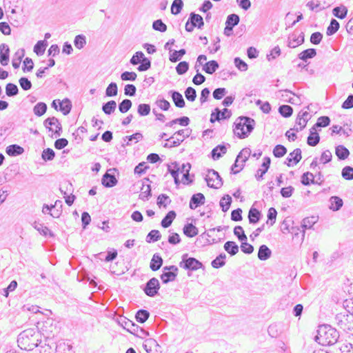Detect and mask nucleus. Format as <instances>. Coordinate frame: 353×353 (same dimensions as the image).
Returning a JSON list of instances; mask_svg holds the SVG:
<instances>
[{"label":"nucleus","mask_w":353,"mask_h":353,"mask_svg":"<svg viewBox=\"0 0 353 353\" xmlns=\"http://www.w3.org/2000/svg\"><path fill=\"white\" fill-rule=\"evenodd\" d=\"M339 339V332L330 325H321L319 326L315 341L322 345H332Z\"/></svg>","instance_id":"1"},{"label":"nucleus","mask_w":353,"mask_h":353,"mask_svg":"<svg viewBox=\"0 0 353 353\" xmlns=\"http://www.w3.org/2000/svg\"><path fill=\"white\" fill-rule=\"evenodd\" d=\"M255 121L250 117H240L234 122V133L239 139H245L254 130Z\"/></svg>","instance_id":"2"},{"label":"nucleus","mask_w":353,"mask_h":353,"mask_svg":"<svg viewBox=\"0 0 353 353\" xmlns=\"http://www.w3.org/2000/svg\"><path fill=\"white\" fill-rule=\"evenodd\" d=\"M334 321L339 327L345 332H353V312L337 314Z\"/></svg>","instance_id":"3"},{"label":"nucleus","mask_w":353,"mask_h":353,"mask_svg":"<svg viewBox=\"0 0 353 353\" xmlns=\"http://www.w3.org/2000/svg\"><path fill=\"white\" fill-rule=\"evenodd\" d=\"M180 268L190 271H196L200 268H204L203 263L194 257H189L188 254L182 255Z\"/></svg>","instance_id":"4"},{"label":"nucleus","mask_w":353,"mask_h":353,"mask_svg":"<svg viewBox=\"0 0 353 353\" xmlns=\"http://www.w3.org/2000/svg\"><path fill=\"white\" fill-rule=\"evenodd\" d=\"M205 181L210 188L218 189L223 185V181L219 173L214 170H209Z\"/></svg>","instance_id":"5"},{"label":"nucleus","mask_w":353,"mask_h":353,"mask_svg":"<svg viewBox=\"0 0 353 353\" xmlns=\"http://www.w3.org/2000/svg\"><path fill=\"white\" fill-rule=\"evenodd\" d=\"M43 125L49 131L54 132L56 138L61 136L62 132L61 124L56 117H53L46 119L43 122Z\"/></svg>","instance_id":"6"},{"label":"nucleus","mask_w":353,"mask_h":353,"mask_svg":"<svg viewBox=\"0 0 353 353\" xmlns=\"http://www.w3.org/2000/svg\"><path fill=\"white\" fill-rule=\"evenodd\" d=\"M159 288L160 284L159 280L154 277L146 283L143 291L148 296L153 297L157 294Z\"/></svg>","instance_id":"7"},{"label":"nucleus","mask_w":353,"mask_h":353,"mask_svg":"<svg viewBox=\"0 0 353 353\" xmlns=\"http://www.w3.org/2000/svg\"><path fill=\"white\" fill-rule=\"evenodd\" d=\"M35 334L36 332L34 329H28L21 332L17 340L19 345H26L28 341H32Z\"/></svg>","instance_id":"8"},{"label":"nucleus","mask_w":353,"mask_h":353,"mask_svg":"<svg viewBox=\"0 0 353 353\" xmlns=\"http://www.w3.org/2000/svg\"><path fill=\"white\" fill-rule=\"evenodd\" d=\"M301 150L300 148H296L289 154L288 157L285 159V163L288 167H291L297 164L301 161Z\"/></svg>","instance_id":"9"},{"label":"nucleus","mask_w":353,"mask_h":353,"mask_svg":"<svg viewBox=\"0 0 353 353\" xmlns=\"http://www.w3.org/2000/svg\"><path fill=\"white\" fill-rule=\"evenodd\" d=\"M304 42V34L301 32L299 34L293 33L288 37V46L291 48H294Z\"/></svg>","instance_id":"10"},{"label":"nucleus","mask_w":353,"mask_h":353,"mask_svg":"<svg viewBox=\"0 0 353 353\" xmlns=\"http://www.w3.org/2000/svg\"><path fill=\"white\" fill-rule=\"evenodd\" d=\"M271 163V159L268 157H265L263 159L261 166L256 171V179L257 181L263 179V175L268 172Z\"/></svg>","instance_id":"11"},{"label":"nucleus","mask_w":353,"mask_h":353,"mask_svg":"<svg viewBox=\"0 0 353 353\" xmlns=\"http://www.w3.org/2000/svg\"><path fill=\"white\" fill-rule=\"evenodd\" d=\"M205 196L202 193H197L193 194L190 199V208L192 210H194L199 205L204 204Z\"/></svg>","instance_id":"12"},{"label":"nucleus","mask_w":353,"mask_h":353,"mask_svg":"<svg viewBox=\"0 0 353 353\" xmlns=\"http://www.w3.org/2000/svg\"><path fill=\"white\" fill-rule=\"evenodd\" d=\"M108 170L102 177V184L106 188H112L117 185V179L114 174L109 173Z\"/></svg>","instance_id":"13"},{"label":"nucleus","mask_w":353,"mask_h":353,"mask_svg":"<svg viewBox=\"0 0 353 353\" xmlns=\"http://www.w3.org/2000/svg\"><path fill=\"white\" fill-rule=\"evenodd\" d=\"M174 105L178 108H183L185 105L182 94L178 91L170 90L169 92Z\"/></svg>","instance_id":"14"},{"label":"nucleus","mask_w":353,"mask_h":353,"mask_svg":"<svg viewBox=\"0 0 353 353\" xmlns=\"http://www.w3.org/2000/svg\"><path fill=\"white\" fill-rule=\"evenodd\" d=\"M9 52L10 49L9 47L5 44L2 43L0 46V63L2 65H6L8 63L9 61Z\"/></svg>","instance_id":"15"},{"label":"nucleus","mask_w":353,"mask_h":353,"mask_svg":"<svg viewBox=\"0 0 353 353\" xmlns=\"http://www.w3.org/2000/svg\"><path fill=\"white\" fill-rule=\"evenodd\" d=\"M192 130L190 128H185L179 130L175 132L172 137L170 138L165 139L166 141H170L172 139H174L175 137L179 138V139L182 140V142L191 134Z\"/></svg>","instance_id":"16"},{"label":"nucleus","mask_w":353,"mask_h":353,"mask_svg":"<svg viewBox=\"0 0 353 353\" xmlns=\"http://www.w3.org/2000/svg\"><path fill=\"white\" fill-rule=\"evenodd\" d=\"M329 208L334 212L339 210L343 205L342 199L337 196H331L329 199Z\"/></svg>","instance_id":"17"},{"label":"nucleus","mask_w":353,"mask_h":353,"mask_svg":"<svg viewBox=\"0 0 353 353\" xmlns=\"http://www.w3.org/2000/svg\"><path fill=\"white\" fill-rule=\"evenodd\" d=\"M320 141V137L316 132V129L312 127L310 130V135L307 139V143L310 146H316Z\"/></svg>","instance_id":"18"},{"label":"nucleus","mask_w":353,"mask_h":353,"mask_svg":"<svg viewBox=\"0 0 353 353\" xmlns=\"http://www.w3.org/2000/svg\"><path fill=\"white\" fill-rule=\"evenodd\" d=\"M335 154L339 160L343 161L348 158L350 155V151L344 145H339L335 148Z\"/></svg>","instance_id":"19"},{"label":"nucleus","mask_w":353,"mask_h":353,"mask_svg":"<svg viewBox=\"0 0 353 353\" xmlns=\"http://www.w3.org/2000/svg\"><path fill=\"white\" fill-rule=\"evenodd\" d=\"M119 324L122 326L125 330L128 332L133 334L135 327H137V324L133 323L132 321L127 319L125 318H121L118 321Z\"/></svg>","instance_id":"20"},{"label":"nucleus","mask_w":353,"mask_h":353,"mask_svg":"<svg viewBox=\"0 0 353 353\" xmlns=\"http://www.w3.org/2000/svg\"><path fill=\"white\" fill-rule=\"evenodd\" d=\"M163 265V259L159 254H154L151 259L150 268L152 271L160 269Z\"/></svg>","instance_id":"21"},{"label":"nucleus","mask_w":353,"mask_h":353,"mask_svg":"<svg viewBox=\"0 0 353 353\" xmlns=\"http://www.w3.org/2000/svg\"><path fill=\"white\" fill-rule=\"evenodd\" d=\"M6 152L9 156L15 157L21 154L24 152V150L20 145L13 144L8 146Z\"/></svg>","instance_id":"22"},{"label":"nucleus","mask_w":353,"mask_h":353,"mask_svg":"<svg viewBox=\"0 0 353 353\" xmlns=\"http://www.w3.org/2000/svg\"><path fill=\"white\" fill-rule=\"evenodd\" d=\"M272 254L271 250L265 245H262L259 247L258 252V258L261 261H265L268 259Z\"/></svg>","instance_id":"23"},{"label":"nucleus","mask_w":353,"mask_h":353,"mask_svg":"<svg viewBox=\"0 0 353 353\" xmlns=\"http://www.w3.org/2000/svg\"><path fill=\"white\" fill-rule=\"evenodd\" d=\"M261 216V212L256 208H252L248 212L250 223L254 224L259 221Z\"/></svg>","instance_id":"24"},{"label":"nucleus","mask_w":353,"mask_h":353,"mask_svg":"<svg viewBox=\"0 0 353 353\" xmlns=\"http://www.w3.org/2000/svg\"><path fill=\"white\" fill-rule=\"evenodd\" d=\"M176 212L173 210L170 211L162 219L161 225L163 228H167L171 225L172 221L176 217Z\"/></svg>","instance_id":"25"},{"label":"nucleus","mask_w":353,"mask_h":353,"mask_svg":"<svg viewBox=\"0 0 353 353\" xmlns=\"http://www.w3.org/2000/svg\"><path fill=\"white\" fill-rule=\"evenodd\" d=\"M189 20H190V23L194 24V26L199 29H201L204 25L203 17L198 14H195L194 12L190 13Z\"/></svg>","instance_id":"26"},{"label":"nucleus","mask_w":353,"mask_h":353,"mask_svg":"<svg viewBox=\"0 0 353 353\" xmlns=\"http://www.w3.org/2000/svg\"><path fill=\"white\" fill-rule=\"evenodd\" d=\"M183 233L188 237H194L198 234V228L192 223H188L183 227Z\"/></svg>","instance_id":"27"},{"label":"nucleus","mask_w":353,"mask_h":353,"mask_svg":"<svg viewBox=\"0 0 353 353\" xmlns=\"http://www.w3.org/2000/svg\"><path fill=\"white\" fill-rule=\"evenodd\" d=\"M178 274V272H165L163 271L162 274L161 275V279L163 283H168L171 281H174Z\"/></svg>","instance_id":"28"},{"label":"nucleus","mask_w":353,"mask_h":353,"mask_svg":"<svg viewBox=\"0 0 353 353\" xmlns=\"http://www.w3.org/2000/svg\"><path fill=\"white\" fill-rule=\"evenodd\" d=\"M225 250L230 255L234 256L239 252L238 245L234 242L228 241L224 244Z\"/></svg>","instance_id":"29"},{"label":"nucleus","mask_w":353,"mask_h":353,"mask_svg":"<svg viewBox=\"0 0 353 353\" xmlns=\"http://www.w3.org/2000/svg\"><path fill=\"white\" fill-rule=\"evenodd\" d=\"M227 148L224 145H219L212 150V157L214 160L219 159L225 154Z\"/></svg>","instance_id":"30"},{"label":"nucleus","mask_w":353,"mask_h":353,"mask_svg":"<svg viewBox=\"0 0 353 353\" xmlns=\"http://www.w3.org/2000/svg\"><path fill=\"white\" fill-rule=\"evenodd\" d=\"M219 63L216 61L212 60L207 62L203 67V70L208 74H213L218 68Z\"/></svg>","instance_id":"31"},{"label":"nucleus","mask_w":353,"mask_h":353,"mask_svg":"<svg viewBox=\"0 0 353 353\" xmlns=\"http://www.w3.org/2000/svg\"><path fill=\"white\" fill-rule=\"evenodd\" d=\"M333 14L340 19H343L346 17L347 14V8L345 6H340L335 7L332 10Z\"/></svg>","instance_id":"32"},{"label":"nucleus","mask_w":353,"mask_h":353,"mask_svg":"<svg viewBox=\"0 0 353 353\" xmlns=\"http://www.w3.org/2000/svg\"><path fill=\"white\" fill-rule=\"evenodd\" d=\"M186 51L185 49H181L179 50H172L170 52L169 59L171 62L175 63L180 61L183 55H185Z\"/></svg>","instance_id":"33"},{"label":"nucleus","mask_w":353,"mask_h":353,"mask_svg":"<svg viewBox=\"0 0 353 353\" xmlns=\"http://www.w3.org/2000/svg\"><path fill=\"white\" fill-rule=\"evenodd\" d=\"M316 54V51L314 48H309L303 50L299 54V58L303 61H307L308 59L314 57Z\"/></svg>","instance_id":"34"},{"label":"nucleus","mask_w":353,"mask_h":353,"mask_svg":"<svg viewBox=\"0 0 353 353\" xmlns=\"http://www.w3.org/2000/svg\"><path fill=\"white\" fill-rule=\"evenodd\" d=\"M117 108V103L115 101L111 100L104 103L102 105V110L105 114H111L113 113Z\"/></svg>","instance_id":"35"},{"label":"nucleus","mask_w":353,"mask_h":353,"mask_svg":"<svg viewBox=\"0 0 353 353\" xmlns=\"http://www.w3.org/2000/svg\"><path fill=\"white\" fill-rule=\"evenodd\" d=\"M24 56V50H19L15 52L12 61V64L14 68H19L21 62L22 57Z\"/></svg>","instance_id":"36"},{"label":"nucleus","mask_w":353,"mask_h":353,"mask_svg":"<svg viewBox=\"0 0 353 353\" xmlns=\"http://www.w3.org/2000/svg\"><path fill=\"white\" fill-rule=\"evenodd\" d=\"M306 6L311 10H315L316 12H319L328 8V6H322V3L319 1H314L313 0L308 1Z\"/></svg>","instance_id":"37"},{"label":"nucleus","mask_w":353,"mask_h":353,"mask_svg":"<svg viewBox=\"0 0 353 353\" xmlns=\"http://www.w3.org/2000/svg\"><path fill=\"white\" fill-rule=\"evenodd\" d=\"M240 21L239 16L236 14H231L227 17L225 25L234 28Z\"/></svg>","instance_id":"38"},{"label":"nucleus","mask_w":353,"mask_h":353,"mask_svg":"<svg viewBox=\"0 0 353 353\" xmlns=\"http://www.w3.org/2000/svg\"><path fill=\"white\" fill-rule=\"evenodd\" d=\"M150 313L145 310H139L137 311L135 318L137 321L141 323H145L149 318Z\"/></svg>","instance_id":"39"},{"label":"nucleus","mask_w":353,"mask_h":353,"mask_svg":"<svg viewBox=\"0 0 353 353\" xmlns=\"http://www.w3.org/2000/svg\"><path fill=\"white\" fill-rule=\"evenodd\" d=\"M268 332L272 338H276L281 333V325L278 324H272L268 327Z\"/></svg>","instance_id":"40"},{"label":"nucleus","mask_w":353,"mask_h":353,"mask_svg":"<svg viewBox=\"0 0 353 353\" xmlns=\"http://www.w3.org/2000/svg\"><path fill=\"white\" fill-rule=\"evenodd\" d=\"M339 26V23L336 19H332L327 28V35L331 36L335 34L338 31Z\"/></svg>","instance_id":"41"},{"label":"nucleus","mask_w":353,"mask_h":353,"mask_svg":"<svg viewBox=\"0 0 353 353\" xmlns=\"http://www.w3.org/2000/svg\"><path fill=\"white\" fill-rule=\"evenodd\" d=\"M161 238V234L160 232L157 230H151L146 236V241L148 243L150 242H156L160 240Z\"/></svg>","instance_id":"42"},{"label":"nucleus","mask_w":353,"mask_h":353,"mask_svg":"<svg viewBox=\"0 0 353 353\" xmlns=\"http://www.w3.org/2000/svg\"><path fill=\"white\" fill-rule=\"evenodd\" d=\"M183 6V2L182 0H174L171 6V13L174 15L179 14Z\"/></svg>","instance_id":"43"},{"label":"nucleus","mask_w":353,"mask_h":353,"mask_svg":"<svg viewBox=\"0 0 353 353\" xmlns=\"http://www.w3.org/2000/svg\"><path fill=\"white\" fill-rule=\"evenodd\" d=\"M47 110V105L45 103L39 102L33 108L35 115L41 117L43 115Z\"/></svg>","instance_id":"44"},{"label":"nucleus","mask_w":353,"mask_h":353,"mask_svg":"<svg viewBox=\"0 0 353 353\" xmlns=\"http://www.w3.org/2000/svg\"><path fill=\"white\" fill-rule=\"evenodd\" d=\"M86 44V37L83 34H78L75 37L74 40V46L79 49H82Z\"/></svg>","instance_id":"45"},{"label":"nucleus","mask_w":353,"mask_h":353,"mask_svg":"<svg viewBox=\"0 0 353 353\" xmlns=\"http://www.w3.org/2000/svg\"><path fill=\"white\" fill-rule=\"evenodd\" d=\"M301 183L304 185H309L310 183L315 184L314 174L309 172L304 173L301 176Z\"/></svg>","instance_id":"46"},{"label":"nucleus","mask_w":353,"mask_h":353,"mask_svg":"<svg viewBox=\"0 0 353 353\" xmlns=\"http://www.w3.org/2000/svg\"><path fill=\"white\" fill-rule=\"evenodd\" d=\"M59 105L60 110L64 115L69 114L72 108L71 102L69 99H65L63 100L62 101L59 102Z\"/></svg>","instance_id":"47"},{"label":"nucleus","mask_w":353,"mask_h":353,"mask_svg":"<svg viewBox=\"0 0 353 353\" xmlns=\"http://www.w3.org/2000/svg\"><path fill=\"white\" fill-rule=\"evenodd\" d=\"M306 125H307V123L304 121V119H301V117L297 115L295 125H294V127L290 129V130H293L295 132L301 131L302 130H303L305 128Z\"/></svg>","instance_id":"48"},{"label":"nucleus","mask_w":353,"mask_h":353,"mask_svg":"<svg viewBox=\"0 0 353 353\" xmlns=\"http://www.w3.org/2000/svg\"><path fill=\"white\" fill-rule=\"evenodd\" d=\"M143 138V135L140 132H136L130 136H126L123 138L124 141H126V145H132V142L134 141V143L138 142Z\"/></svg>","instance_id":"49"},{"label":"nucleus","mask_w":353,"mask_h":353,"mask_svg":"<svg viewBox=\"0 0 353 353\" xmlns=\"http://www.w3.org/2000/svg\"><path fill=\"white\" fill-rule=\"evenodd\" d=\"M317 220L318 218L316 216L306 217L303 220L301 226L304 229H310Z\"/></svg>","instance_id":"50"},{"label":"nucleus","mask_w":353,"mask_h":353,"mask_svg":"<svg viewBox=\"0 0 353 353\" xmlns=\"http://www.w3.org/2000/svg\"><path fill=\"white\" fill-rule=\"evenodd\" d=\"M251 155V150L250 148H243L237 155L238 161H240L241 163H245L246 161Z\"/></svg>","instance_id":"51"},{"label":"nucleus","mask_w":353,"mask_h":353,"mask_svg":"<svg viewBox=\"0 0 353 353\" xmlns=\"http://www.w3.org/2000/svg\"><path fill=\"white\" fill-rule=\"evenodd\" d=\"M232 203V198L230 195H225L220 201V206L223 212H227Z\"/></svg>","instance_id":"52"},{"label":"nucleus","mask_w":353,"mask_h":353,"mask_svg":"<svg viewBox=\"0 0 353 353\" xmlns=\"http://www.w3.org/2000/svg\"><path fill=\"white\" fill-rule=\"evenodd\" d=\"M118 93V87L116 83H110L105 90V94L107 97H114Z\"/></svg>","instance_id":"53"},{"label":"nucleus","mask_w":353,"mask_h":353,"mask_svg":"<svg viewBox=\"0 0 353 353\" xmlns=\"http://www.w3.org/2000/svg\"><path fill=\"white\" fill-rule=\"evenodd\" d=\"M279 113L284 117H290L293 112V109L288 105H282L279 108Z\"/></svg>","instance_id":"54"},{"label":"nucleus","mask_w":353,"mask_h":353,"mask_svg":"<svg viewBox=\"0 0 353 353\" xmlns=\"http://www.w3.org/2000/svg\"><path fill=\"white\" fill-rule=\"evenodd\" d=\"M19 92L18 87L14 84L9 83L6 86V93L8 97H14Z\"/></svg>","instance_id":"55"},{"label":"nucleus","mask_w":353,"mask_h":353,"mask_svg":"<svg viewBox=\"0 0 353 353\" xmlns=\"http://www.w3.org/2000/svg\"><path fill=\"white\" fill-rule=\"evenodd\" d=\"M132 105V101L130 99H123L119 104V110L121 113H125L131 108Z\"/></svg>","instance_id":"56"},{"label":"nucleus","mask_w":353,"mask_h":353,"mask_svg":"<svg viewBox=\"0 0 353 353\" xmlns=\"http://www.w3.org/2000/svg\"><path fill=\"white\" fill-rule=\"evenodd\" d=\"M170 203L171 200L170 197L165 194H160L157 198V205L159 207L163 206L166 208Z\"/></svg>","instance_id":"57"},{"label":"nucleus","mask_w":353,"mask_h":353,"mask_svg":"<svg viewBox=\"0 0 353 353\" xmlns=\"http://www.w3.org/2000/svg\"><path fill=\"white\" fill-rule=\"evenodd\" d=\"M144 58H145V57L143 52L141 51H138L134 54H133V56L130 60V63L133 65H136L140 63L141 62V60Z\"/></svg>","instance_id":"58"},{"label":"nucleus","mask_w":353,"mask_h":353,"mask_svg":"<svg viewBox=\"0 0 353 353\" xmlns=\"http://www.w3.org/2000/svg\"><path fill=\"white\" fill-rule=\"evenodd\" d=\"M47 43L44 41H39L34 46V52L37 55H42L46 48Z\"/></svg>","instance_id":"59"},{"label":"nucleus","mask_w":353,"mask_h":353,"mask_svg":"<svg viewBox=\"0 0 353 353\" xmlns=\"http://www.w3.org/2000/svg\"><path fill=\"white\" fill-rule=\"evenodd\" d=\"M341 175L345 180L353 179V168L349 165L345 166L341 171Z\"/></svg>","instance_id":"60"},{"label":"nucleus","mask_w":353,"mask_h":353,"mask_svg":"<svg viewBox=\"0 0 353 353\" xmlns=\"http://www.w3.org/2000/svg\"><path fill=\"white\" fill-rule=\"evenodd\" d=\"M287 153V149L282 145H277L273 150V154L275 157H283Z\"/></svg>","instance_id":"61"},{"label":"nucleus","mask_w":353,"mask_h":353,"mask_svg":"<svg viewBox=\"0 0 353 353\" xmlns=\"http://www.w3.org/2000/svg\"><path fill=\"white\" fill-rule=\"evenodd\" d=\"M234 234L241 241H245L248 239L247 236L244 233L243 228L240 225L236 226L234 228Z\"/></svg>","instance_id":"62"},{"label":"nucleus","mask_w":353,"mask_h":353,"mask_svg":"<svg viewBox=\"0 0 353 353\" xmlns=\"http://www.w3.org/2000/svg\"><path fill=\"white\" fill-rule=\"evenodd\" d=\"M152 28L157 31L165 32L167 30V26L162 21L161 19H157L152 23Z\"/></svg>","instance_id":"63"},{"label":"nucleus","mask_w":353,"mask_h":353,"mask_svg":"<svg viewBox=\"0 0 353 353\" xmlns=\"http://www.w3.org/2000/svg\"><path fill=\"white\" fill-rule=\"evenodd\" d=\"M137 112L140 116H147L150 112V106L149 104L141 103L138 106Z\"/></svg>","instance_id":"64"}]
</instances>
